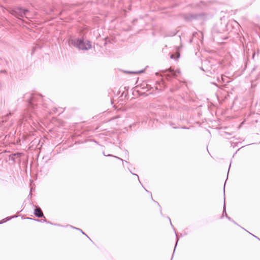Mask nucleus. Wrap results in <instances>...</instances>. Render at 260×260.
<instances>
[{
  "instance_id": "nucleus-18",
  "label": "nucleus",
  "mask_w": 260,
  "mask_h": 260,
  "mask_svg": "<svg viewBox=\"0 0 260 260\" xmlns=\"http://www.w3.org/2000/svg\"><path fill=\"white\" fill-rule=\"evenodd\" d=\"M143 72H144V70H141V71H137V72L128 71L126 72L130 73V74H139V73H143Z\"/></svg>"
},
{
  "instance_id": "nucleus-25",
  "label": "nucleus",
  "mask_w": 260,
  "mask_h": 260,
  "mask_svg": "<svg viewBox=\"0 0 260 260\" xmlns=\"http://www.w3.org/2000/svg\"><path fill=\"white\" fill-rule=\"evenodd\" d=\"M250 235H252V236H253V237H254L255 238H256V239H258V240L260 241V239H259V238H258L257 236H254V235H253V234H251V233H250Z\"/></svg>"
},
{
  "instance_id": "nucleus-29",
  "label": "nucleus",
  "mask_w": 260,
  "mask_h": 260,
  "mask_svg": "<svg viewBox=\"0 0 260 260\" xmlns=\"http://www.w3.org/2000/svg\"><path fill=\"white\" fill-rule=\"evenodd\" d=\"M1 72H2V73H5V72H6V71H5V70H2V71H1Z\"/></svg>"
},
{
  "instance_id": "nucleus-12",
  "label": "nucleus",
  "mask_w": 260,
  "mask_h": 260,
  "mask_svg": "<svg viewBox=\"0 0 260 260\" xmlns=\"http://www.w3.org/2000/svg\"><path fill=\"white\" fill-rule=\"evenodd\" d=\"M143 188H144V189H145L147 192H149V193H150V195H151V199L152 200V201H153V202H154L155 203H156L157 204V205L159 206V210H160V213L161 215H162V212H161V207H160V205L159 204V203H158L157 202H156V201H154V200L153 199V198H152V194H151V193L150 192H149L148 190H147V189H146L144 187H143Z\"/></svg>"
},
{
  "instance_id": "nucleus-15",
  "label": "nucleus",
  "mask_w": 260,
  "mask_h": 260,
  "mask_svg": "<svg viewBox=\"0 0 260 260\" xmlns=\"http://www.w3.org/2000/svg\"><path fill=\"white\" fill-rule=\"evenodd\" d=\"M17 216H12V217H8L5 219H3V220H1L0 221V224H2V223H3L5 222H6L7 221H8L9 220H10L12 218H13L14 217H17Z\"/></svg>"
},
{
  "instance_id": "nucleus-11",
  "label": "nucleus",
  "mask_w": 260,
  "mask_h": 260,
  "mask_svg": "<svg viewBox=\"0 0 260 260\" xmlns=\"http://www.w3.org/2000/svg\"><path fill=\"white\" fill-rule=\"evenodd\" d=\"M103 154L104 156H112V157H114L115 158H117L118 159H119L121 161H122V162L124 161L125 162L127 163V164H128L129 162L128 161H127L126 160H124L123 159H122V158L118 157V156H114L113 155H112V154H108V155H106L105 153H104V152H103Z\"/></svg>"
},
{
  "instance_id": "nucleus-14",
  "label": "nucleus",
  "mask_w": 260,
  "mask_h": 260,
  "mask_svg": "<svg viewBox=\"0 0 260 260\" xmlns=\"http://www.w3.org/2000/svg\"><path fill=\"white\" fill-rule=\"evenodd\" d=\"M17 216H12V217H8L5 219H3V220H1L0 221V224H2V223H3L5 222H6L7 221H8L9 220H10L12 218H13L14 217H17Z\"/></svg>"
},
{
  "instance_id": "nucleus-17",
  "label": "nucleus",
  "mask_w": 260,
  "mask_h": 260,
  "mask_svg": "<svg viewBox=\"0 0 260 260\" xmlns=\"http://www.w3.org/2000/svg\"><path fill=\"white\" fill-rule=\"evenodd\" d=\"M180 57V54L178 53L177 54V57L176 58L175 54H171L170 56L171 58L176 59V58H178Z\"/></svg>"
},
{
  "instance_id": "nucleus-31",
  "label": "nucleus",
  "mask_w": 260,
  "mask_h": 260,
  "mask_svg": "<svg viewBox=\"0 0 260 260\" xmlns=\"http://www.w3.org/2000/svg\"><path fill=\"white\" fill-rule=\"evenodd\" d=\"M9 115H11V113H10L9 114H7V115H6V116H7V117H8Z\"/></svg>"
},
{
  "instance_id": "nucleus-28",
  "label": "nucleus",
  "mask_w": 260,
  "mask_h": 260,
  "mask_svg": "<svg viewBox=\"0 0 260 260\" xmlns=\"http://www.w3.org/2000/svg\"><path fill=\"white\" fill-rule=\"evenodd\" d=\"M230 221L233 222L234 224L239 225L234 220H232V219H231V220H230Z\"/></svg>"
},
{
  "instance_id": "nucleus-2",
  "label": "nucleus",
  "mask_w": 260,
  "mask_h": 260,
  "mask_svg": "<svg viewBox=\"0 0 260 260\" xmlns=\"http://www.w3.org/2000/svg\"><path fill=\"white\" fill-rule=\"evenodd\" d=\"M220 66L214 60H205L202 63L201 69L207 73V76L218 73Z\"/></svg>"
},
{
  "instance_id": "nucleus-13",
  "label": "nucleus",
  "mask_w": 260,
  "mask_h": 260,
  "mask_svg": "<svg viewBox=\"0 0 260 260\" xmlns=\"http://www.w3.org/2000/svg\"><path fill=\"white\" fill-rule=\"evenodd\" d=\"M20 155V154L19 153H14L10 155L9 156V159L13 160V161H15V156H19Z\"/></svg>"
},
{
  "instance_id": "nucleus-39",
  "label": "nucleus",
  "mask_w": 260,
  "mask_h": 260,
  "mask_svg": "<svg viewBox=\"0 0 260 260\" xmlns=\"http://www.w3.org/2000/svg\"><path fill=\"white\" fill-rule=\"evenodd\" d=\"M158 74V73H156V75H157Z\"/></svg>"
},
{
  "instance_id": "nucleus-9",
  "label": "nucleus",
  "mask_w": 260,
  "mask_h": 260,
  "mask_svg": "<svg viewBox=\"0 0 260 260\" xmlns=\"http://www.w3.org/2000/svg\"><path fill=\"white\" fill-rule=\"evenodd\" d=\"M225 216L229 220H231V218L230 217L226 212V210H225V202H224V205H223V213H222V217L223 216Z\"/></svg>"
},
{
  "instance_id": "nucleus-34",
  "label": "nucleus",
  "mask_w": 260,
  "mask_h": 260,
  "mask_svg": "<svg viewBox=\"0 0 260 260\" xmlns=\"http://www.w3.org/2000/svg\"><path fill=\"white\" fill-rule=\"evenodd\" d=\"M35 49V48H33V50H32V53L34 52Z\"/></svg>"
},
{
  "instance_id": "nucleus-26",
  "label": "nucleus",
  "mask_w": 260,
  "mask_h": 260,
  "mask_svg": "<svg viewBox=\"0 0 260 260\" xmlns=\"http://www.w3.org/2000/svg\"><path fill=\"white\" fill-rule=\"evenodd\" d=\"M124 152H125V154L126 155H128V151L127 150L125 149L124 150Z\"/></svg>"
},
{
  "instance_id": "nucleus-16",
  "label": "nucleus",
  "mask_w": 260,
  "mask_h": 260,
  "mask_svg": "<svg viewBox=\"0 0 260 260\" xmlns=\"http://www.w3.org/2000/svg\"><path fill=\"white\" fill-rule=\"evenodd\" d=\"M71 227L73 229H76L77 230L80 231V233H82L83 235H84L85 236H86L90 241H91V239L85 233H84L82 230L80 229L74 227L73 226L71 225Z\"/></svg>"
},
{
  "instance_id": "nucleus-19",
  "label": "nucleus",
  "mask_w": 260,
  "mask_h": 260,
  "mask_svg": "<svg viewBox=\"0 0 260 260\" xmlns=\"http://www.w3.org/2000/svg\"><path fill=\"white\" fill-rule=\"evenodd\" d=\"M128 170H129L130 172H131L133 175H135V176H137V178H138V180H139V181L140 183L142 185V183H141V181H140V180H139V176H138L137 174H135V173H132V171L129 170V169H128Z\"/></svg>"
},
{
  "instance_id": "nucleus-35",
  "label": "nucleus",
  "mask_w": 260,
  "mask_h": 260,
  "mask_svg": "<svg viewBox=\"0 0 260 260\" xmlns=\"http://www.w3.org/2000/svg\"><path fill=\"white\" fill-rule=\"evenodd\" d=\"M217 80H220V79H219V77H217Z\"/></svg>"
},
{
  "instance_id": "nucleus-20",
  "label": "nucleus",
  "mask_w": 260,
  "mask_h": 260,
  "mask_svg": "<svg viewBox=\"0 0 260 260\" xmlns=\"http://www.w3.org/2000/svg\"><path fill=\"white\" fill-rule=\"evenodd\" d=\"M175 234H176V236L177 237V240H176V242L175 248H176V246L177 245V243H178V240H179V239L177 237V235L176 232H175ZM175 248H174V252L175 251Z\"/></svg>"
},
{
  "instance_id": "nucleus-4",
  "label": "nucleus",
  "mask_w": 260,
  "mask_h": 260,
  "mask_svg": "<svg viewBox=\"0 0 260 260\" xmlns=\"http://www.w3.org/2000/svg\"><path fill=\"white\" fill-rule=\"evenodd\" d=\"M12 14L16 17H26L28 18L29 11L27 9H23L21 7L14 8L12 10Z\"/></svg>"
},
{
  "instance_id": "nucleus-32",
  "label": "nucleus",
  "mask_w": 260,
  "mask_h": 260,
  "mask_svg": "<svg viewBox=\"0 0 260 260\" xmlns=\"http://www.w3.org/2000/svg\"><path fill=\"white\" fill-rule=\"evenodd\" d=\"M59 109H60V110H61V108H59ZM59 113H61V112H62V111L60 110V111H59Z\"/></svg>"
},
{
  "instance_id": "nucleus-3",
  "label": "nucleus",
  "mask_w": 260,
  "mask_h": 260,
  "mask_svg": "<svg viewBox=\"0 0 260 260\" xmlns=\"http://www.w3.org/2000/svg\"><path fill=\"white\" fill-rule=\"evenodd\" d=\"M71 44L80 50H88L91 48V42L82 39H74L71 40Z\"/></svg>"
},
{
  "instance_id": "nucleus-23",
  "label": "nucleus",
  "mask_w": 260,
  "mask_h": 260,
  "mask_svg": "<svg viewBox=\"0 0 260 260\" xmlns=\"http://www.w3.org/2000/svg\"><path fill=\"white\" fill-rule=\"evenodd\" d=\"M220 78H221V80L222 81V82H224V77H223L222 75H221V76Z\"/></svg>"
},
{
  "instance_id": "nucleus-10",
  "label": "nucleus",
  "mask_w": 260,
  "mask_h": 260,
  "mask_svg": "<svg viewBox=\"0 0 260 260\" xmlns=\"http://www.w3.org/2000/svg\"><path fill=\"white\" fill-rule=\"evenodd\" d=\"M170 124L174 128H181V129H189V127H186L185 126H174L175 124L173 122H170Z\"/></svg>"
},
{
  "instance_id": "nucleus-33",
  "label": "nucleus",
  "mask_w": 260,
  "mask_h": 260,
  "mask_svg": "<svg viewBox=\"0 0 260 260\" xmlns=\"http://www.w3.org/2000/svg\"><path fill=\"white\" fill-rule=\"evenodd\" d=\"M254 55H255V53H253V55H252V58H254Z\"/></svg>"
},
{
  "instance_id": "nucleus-8",
  "label": "nucleus",
  "mask_w": 260,
  "mask_h": 260,
  "mask_svg": "<svg viewBox=\"0 0 260 260\" xmlns=\"http://www.w3.org/2000/svg\"><path fill=\"white\" fill-rule=\"evenodd\" d=\"M199 15L197 14H190L185 17V19L187 21H191L193 19H197Z\"/></svg>"
},
{
  "instance_id": "nucleus-38",
  "label": "nucleus",
  "mask_w": 260,
  "mask_h": 260,
  "mask_svg": "<svg viewBox=\"0 0 260 260\" xmlns=\"http://www.w3.org/2000/svg\"><path fill=\"white\" fill-rule=\"evenodd\" d=\"M192 42V39H191V40H190V42Z\"/></svg>"
},
{
  "instance_id": "nucleus-36",
  "label": "nucleus",
  "mask_w": 260,
  "mask_h": 260,
  "mask_svg": "<svg viewBox=\"0 0 260 260\" xmlns=\"http://www.w3.org/2000/svg\"><path fill=\"white\" fill-rule=\"evenodd\" d=\"M31 192H30V193H29V196H31Z\"/></svg>"
},
{
  "instance_id": "nucleus-22",
  "label": "nucleus",
  "mask_w": 260,
  "mask_h": 260,
  "mask_svg": "<svg viewBox=\"0 0 260 260\" xmlns=\"http://www.w3.org/2000/svg\"><path fill=\"white\" fill-rule=\"evenodd\" d=\"M27 219H32V220H35V221H42V220H40L38 219H32L31 218H27Z\"/></svg>"
},
{
  "instance_id": "nucleus-30",
  "label": "nucleus",
  "mask_w": 260,
  "mask_h": 260,
  "mask_svg": "<svg viewBox=\"0 0 260 260\" xmlns=\"http://www.w3.org/2000/svg\"><path fill=\"white\" fill-rule=\"evenodd\" d=\"M54 225H57V226H61L60 224H55Z\"/></svg>"
},
{
  "instance_id": "nucleus-7",
  "label": "nucleus",
  "mask_w": 260,
  "mask_h": 260,
  "mask_svg": "<svg viewBox=\"0 0 260 260\" xmlns=\"http://www.w3.org/2000/svg\"><path fill=\"white\" fill-rule=\"evenodd\" d=\"M34 213L35 216L37 217L41 218L44 217L41 209L38 206H35V209L34 210Z\"/></svg>"
},
{
  "instance_id": "nucleus-21",
  "label": "nucleus",
  "mask_w": 260,
  "mask_h": 260,
  "mask_svg": "<svg viewBox=\"0 0 260 260\" xmlns=\"http://www.w3.org/2000/svg\"><path fill=\"white\" fill-rule=\"evenodd\" d=\"M43 222H45L47 223H49V224H53L52 223H51L50 221H47L45 218H44L43 221Z\"/></svg>"
},
{
  "instance_id": "nucleus-6",
  "label": "nucleus",
  "mask_w": 260,
  "mask_h": 260,
  "mask_svg": "<svg viewBox=\"0 0 260 260\" xmlns=\"http://www.w3.org/2000/svg\"><path fill=\"white\" fill-rule=\"evenodd\" d=\"M212 36L214 41L218 43H221V41L224 39L221 36V34L219 32L216 31V28H214L212 32Z\"/></svg>"
},
{
  "instance_id": "nucleus-37",
  "label": "nucleus",
  "mask_w": 260,
  "mask_h": 260,
  "mask_svg": "<svg viewBox=\"0 0 260 260\" xmlns=\"http://www.w3.org/2000/svg\"><path fill=\"white\" fill-rule=\"evenodd\" d=\"M170 108H174V107H172V106H170Z\"/></svg>"
},
{
  "instance_id": "nucleus-24",
  "label": "nucleus",
  "mask_w": 260,
  "mask_h": 260,
  "mask_svg": "<svg viewBox=\"0 0 260 260\" xmlns=\"http://www.w3.org/2000/svg\"><path fill=\"white\" fill-rule=\"evenodd\" d=\"M250 235H252V236H253V237H254L255 238H256V239H258V240L260 241V239H259V238H258L257 236H254V235H253V234H251V233H250Z\"/></svg>"
},
{
  "instance_id": "nucleus-1",
  "label": "nucleus",
  "mask_w": 260,
  "mask_h": 260,
  "mask_svg": "<svg viewBox=\"0 0 260 260\" xmlns=\"http://www.w3.org/2000/svg\"><path fill=\"white\" fill-rule=\"evenodd\" d=\"M24 98L27 102V107L25 110L27 117L32 119L35 116L39 117L46 112L49 114L56 113L58 109L54 106L52 102L49 99H44L40 94L26 93Z\"/></svg>"
},
{
  "instance_id": "nucleus-5",
  "label": "nucleus",
  "mask_w": 260,
  "mask_h": 260,
  "mask_svg": "<svg viewBox=\"0 0 260 260\" xmlns=\"http://www.w3.org/2000/svg\"><path fill=\"white\" fill-rule=\"evenodd\" d=\"M163 74V76L165 77L167 80H169L172 78H175L180 73V70H174L172 68H170L168 69L165 70H162L161 71Z\"/></svg>"
},
{
  "instance_id": "nucleus-27",
  "label": "nucleus",
  "mask_w": 260,
  "mask_h": 260,
  "mask_svg": "<svg viewBox=\"0 0 260 260\" xmlns=\"http://www.w3.org/2000/svg\"><path fill=\"white\" fill-rule=\"evenodd\" d=\"M167 218H168V219L169 220V221H170V224H171V226L173 227V225H172V222H171V219H170V217L168 216V217H167Z\"/></svg>"
}]
</instances>
